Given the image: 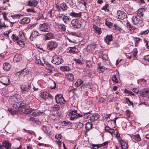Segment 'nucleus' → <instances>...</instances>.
I'll list each match as a JSON object with an SVG mask.
<instances>
[{
	"instance_id": "28",
	"label": "nucleus",
	"mask_w": 149,
	"mask_h": 149,
	"mask_svg": "<svg viewBox=\"0 0 149 149\" xmlns=\"http://www.w3.org/2000/svg\"><path fill=\"white\" fill-rule=\"evenodd\" d=\"M70 15L72 17H81V13L80 12L76 13L72 11L71 13H70Z\"/></svg>"
},
{
	"instance_id": "49",
	"label": "nucleus",
	"mask_w": 149,
	"mask_h": 149,
	"mask_svg": "<svg viewBox=\"0 0 149 149\" xmlns=\"http://www.w3.org/2000/svg\"><path fill=\"white\" fill-rule=\"evenodd\" d=\"M84 125L81 123H79L76 126L79 129L83 127Z\"/></svg>"
},
{
	"instance_id": "11",
	"label": "nucleus",
	"mask_w": 149,
	"mask_h": 149,
	"mask_svg": "<svg viewBox=\"0 0 149 149\" xmlns=\"http://www.w3.org/2000/svg\"><path fill=\"white\" fill-rule=\"evenodd\" d=\"M142 97H146L149 95V88H146L141 91L139 93Z\"/></svg>"
},
{
	"instance_id": "21",
	"label": "nucleus",
	"mask_w": 149,
	"mask_h": 149,
	"mask_svg": "<svg viewBox=\"0 0 149 149\" xmlns=\"http://www.w3.org/2000/svg\"><path fill=\"white\" fill-rule=\"evenodd\" d=\"M3 147L6 149H9L11 146V144L8 141H4L2 143Z\"/></svg>"
},
{
	"instance_id": "16",
	"label": "nucleus",
	"mask_w": 149,
	"mask_h": 149,
	"mask_svg": "<svg viewBox=\"0 0 149 149\" xmlns=\"http://www.w3.org/2000/svg\"><path fill=\"white\" fill-rule=\"evenodd\" d=\"M30 88V86L29 85L26 86L21 85L20 86L21 92L23 93H25L29 91Z\"/></svg>"
},
{
	"instance_id": "54",
	"label": "nucleus",
	"mask_w": 149,
	"mask_h": 149,
	"mask_svg": "<svg viewBox=\"0 0 149 149\" xmlns=\"http://www.w3.org/2000/svg\"><path fill=\"white\" fill-rule=\"evenodd\" d=\"M74 60L76 63H77L79 64H82V62L79 59H74Z\"/></svg>"
},
{
	"instance_id": "7",
	"label": "nucleus",
	"mask_w": 149,
	"mask_h": 149,
	"mask_svg": "<svg viewBox=\"0 0 149 149\" xmlns=\"http://www.w3.org/2000/svg\"><path fill=\"white\" fill-rule=\"evenodd\" d=\"M55 100L56 102L57 103L64 104L65 102V100L64 99L62 95L61 94L56 95L55 96Z\"/></svg>"
},
{
	"instance_id": "17",
	"label": "nucleus",
	"mask_w": 149,
	"mask_h": 149,
	"mask_svg": "<svg viewBox=\"0 0 149 149\" xmlns=\"http://www.w3.org/2000/svg\"><path fill=\"white\" fill-rule=\"evenodd\" d=\"M30 21V18L28 17L23 18L19 21V23L22 24H27Z\"/></svg>"
},
{
	"instance_id": "4",
	"label": "nucleus",
	"mask_w": 149,
	"mask_h": 149,
	"mask_svg": "<svg viewBox=\"0 0 149 149\" xmlns=\"http://www.w3.org/2000/svg\"><path fill=\"white\" fill-rule=\"evenodd\" d=\"M69 115L71 116L70 120H73L75 119L78 118L82 117V116L77 112L76 110H73L69 113Z\"/></svg>"
},
{
	"instance_id": "56",
	"label": "nucleus",
	"mask_w": 149,
	"mask_h": 149,
	"mask_svg": "<svg viewBox=\"0 0 149 149\" xmlns=\"http://www.w3.org/2000/svg\"><path fill=\"white\" fill-rule=\"evenodd\" d=\"M35 62L38 64H43L42 62L39 59L36 58L35 60Z\"/></svg>"
},
{
	"instance_id": "6",
	"label": "nucleus",
	"mask_w": 149,
	"mask_h": 149,
	"mask_svg": "<svg viewBox=\"0 0 149 149\" xmlns=\"http://www.w3.org/2000/svg\"><path fill=\"white\" fill-rule=\"evenodd\" d=\"M72 25L76 28H80L81 26V22L77 19H73L71 22Z\"/></svg>"
},
{
	"instance_id": "48",
	"label": "nucleus",
	"mask_w": 149,
	"mask_h": 149,
	"mask_svg": "<svg viewBox=\"0 0 149 149\" xmlns=\"http://www.w3.org/2000/svg\"><path fill=\"white\" fill-rule=\"evenodd\" d=\"M91 116V114L89 112L85 113L84 115V118L85 119H87L90 118Z\"/></svg>"
},
{
	"instance_id": "33",
	"label": "nucleus",
	"mask_w": 149,
	"mask_h": 149,
	"mask_svg": "<svg viewBox=\"0 0 149 149\" xmlns=\"http://www.w3.org/2000/svg\"><path fill=\"white\" fill-rule=\"evenodd\" d=\"M132 138L133 139L137 141H140L141 140V138L139 134H136L133 135Z\"/></svg>"
},
{
	"instance_id": "22",
	"label": "nucleus",
	"mask_w": 149,
	"mask_h": 149,
	"mask_svg": "<svg viewBox=\"0 0 149 149\" xmlns=\"http://www.w3.org/2000/svg\"><path fill=\"white\" fill-rule=\"evenodd\" d=\"M104 42L107 44H109V42L113 40L111 35H107L104 38Z\"/></svg>"
},
{
	"instance_id": "25",
	"label": "nucleus",
	"mask_w": 149,
	"mask_h": 149,
	"mask_svg": "<svg viewBox=\"0 0 149 149\" xmlns=\"http://www.w3.org/2000/svg\"><path fill=\"white\" fill-rule=\"evenodd\" d=\"M111 19L110 18H107L105 19V25L109 28H111L113 25V24L110 21L111 20Z\"/></svg>"
},
{
	"instance_id": "52",
	"label": "nucleus",
	"mask_w": 149,
	"mask_h": 149,
	"mask_svg": "<svg viewBox=\"0 0 149 149\" xmlns=\"http://www.w3.org/2000/svg\"><path fill=\"white\" fill-rule=\"evenodd\" d=\"M11 17L13 19H18L19 17V16L18 14H15L11 15Z\"/></svg>"
},
{
	"instance_id": "59",
	"label": "nucleus",
	"mask_w": 149,
	"mask_h": 149,
	"mask_svg": "<svg viewBox=\"0 0 149 149\" xmlns=\"http://www.w3.org/2000/svg\"><path fill=\"white\" fill-rule=\"evenodd\" d=\"M61 134H58L55 136V138L58 140L61 139Z\"/></svg>"
},
{
	"instance_id": "41",
	"label": "nucleus",
	"mask_w": 149,
	"mask_h": 149,
	"mask_svg": "<svg viewBox=\"0 0 149 149\" xmlns=\"http://www.w3.org/2000/svg\"><path fill=\"white\" fill-rule=\"evenodd\" d=\"M92 149H98L100 147L102 146V144H99L98 145H92Z\"/></svg>"
},
{
	"instance_id": "47",
	"label": "nucleus",
	"mask_w": 149,
	"mask_h": 149,
	"mask_svg": "<svg viewBox=\"0 0 149 149\" xmlns=\"http://www.w3.org/2000/svg\"><path fill=\"white\" fill-rule=\"evenodd\" d=\"M95 30L96 31V32L97 33L99 34H101L102 33L101 29L97 27L96 26L95 28Z\"/></svg>"
},
{
	"instance_id": "27",
	"label": "nucleus",
	"mask_w": 149,
	"mask_h": 149,
	"mask_svg": "<svg viewBox=\"0 0 149 149\" xmlns=\"http://www.w3.org/2000/svg\"><path fill=\"white\" fill-rule=\"evenodd\" d=\"M28 5L30 6L35 7L38 3V1L36 0H31L28 2Z\"/></svg>"
},
{
	"instance_id": "18",
	"label": "nucleus",
	"mask_w": 149,
	"mask_h": 149,
	"mask_svg": "<svg viewBox=\"0 0 149 149\" xmlns=\"http://www.w3.org/2000/svg\"><path fill=\"white\" fill-rule=\"evenodd\" d=\"M11 67V65L8 63H5L3 64V68L6 71H8L10 70Z\"/></svg>"
},
{
	"instance_id": "30",
	"label": "nucleus",
	"mask_w": 149,
	"mask_h": 149,
	"mask_svg": "<svg viewBox=\"0 0 149 149\" xmlns=\"http://www.w3.org/2000/svg\"><path fill=\"white\" fill-rule=\"evenodd\" d=\"M105 130L106 131L109 132L111 134H113L115 133V131L114 130L110 128L108 126L105 127Z\"/></svg>"
},
{
	"instance_id": "63",
	"label": "nucleus",
	"mask_w": 149,
	"mask_h": 149,
	"mask_svg": "<svg viewBox=\"0 0 149 149\" xmlns=\"http://www.w3.org/2000/svg\"><path fill=\"white\" fill-rule=\"evenodd\" d=\"M127 116V117H129L130 116V112L128 110H127L126 111Z\"/></svg>"
},
{
	"instance_id": "8",
	"label": "nucleus",
	"mask_w": 149,
	"mask_h": 149,
	"mask_svg": "<svg viewBox=\"0 0 149 149\" xmlns=\"http://www.w3.org/2000/svg\"><path fill=\"white\" fill-rule=\"evenodd\" d=\"M40 30L43 32H48L50 30L49 26L45 23L40 24L39 25Z\"/></svg>"
},
{
	"instance_id": "23",
	"label": "nucleus",
	"mask_w": 149,
	"mask_h": 149,
	"mask_svg": "<svg viewBox=\"0 0 149 149\" xmlns=\"http://www.w3.org/2000/svg\"><path fill=\"white\" fill-rule=\"evenodd\" d=\"M38 35V33L36 31H33L30 37V39L31 40H33L35 38V37Z\"/></svg>"
},
{
	"instance_id": "51",
	"label": "nucleus",
	"mask_w": 149,
	"mask_h": 149,
	"mask_svg": "<svg viewBox=\"0 0 149 149\" xmlns=\"http://www.w3.org/2000/svg\"><path fill=\"white\" fill-rule=\"evenodd\" d=\"M109 5L107 4L105 5V6L103 7V10H104L106 11H109Z\"/></svg>"
},
{
	"instance_id": "15",
	"label": "nucleus",
	"mask_w": 149,
	"mask_h": 149,
	"mask_svg": "<svg viewBox=\"0 0 149 149\" xmlns=\"http://www.w3.org/2000/svg\"><path fill=\"white\" fill-rule=\"evenodd\" d=\"M45 40H49L52 39L54 37V34L51 33H48L44 35Z\"/></svg>"
},
{
	"instance_id": "36",
	"label": "nucleus",
	"mask_w": 149,
	"mask_h": 149,
	"mask_svg": "<svg viewBox=\"0 0 149 149\" xmlns=\"http://www.w3.org/2000/svg\"><path fill=\"white\" fill-rule=\"evenodd\" d=\"M113 26L114 28V29L116 30L117 31H119L120 32H123V31L121 28L117 24H114Z\"/></svg>"
},
{
	"instance_id": "24",
	"label": "nucleus",
	"mask_w": 149,
	"mask_h": 149,
	"mask_svg": "<svg viewBox=\"0 0 149 149\" xmlns=\"http://www.w3.org/2000/svg\"><path fill=\"white\" fill-rule=\"evenodd\" d=\"M22 59V55L20 54H17L14 56L13 61L14 62L20 61Z\"/></svg>"
},
{
	"instance_id": "26",
	"label": "nucleus",
	"mask_w": 149,
	"mask_h": 149,
	"mask_svg": "<svg viewBox=\"0 0 149 149\" xmlns=\"http://www.w3.org/2000/svg\"><path fill=\"white\" fill-rule=\"evenodd\" d=\"M99 118V115L97 114H94L90 116V120L94 122L97 120Z\"/></svg>"
},
{
	"instance_id": "10",
	"label": "nucleus",
	"mask_w": 149,
	"mask_h": 149,
	"mask_svg": "<svg viewBox=\"0 0 149 149\" xmlns=\"http://www.w3.org/2000/svg\"><path fill=\"white\" fill-rule=\"evenodd\" d=\"M118 18L123 19L127 17L126 14L124 11L118 10L117 12Z\"/></svg>"
},
{
	"instance_id": "9",
	"label": "nucleus",
	"mask_w": 149,
	"mask_h": 149,
	"mask_svg": "<svg viewBox=\"0 0 149 149\" xmlns=\"http://www.w3.org/2000/svg\"><path fill=\"white\" fill-rule=\"evenodd\" d=\"M132 23L134 25L138 24L140 22H142L141 17L138 16H133L132 18Z\"/></svg>"
},
{
	"instance_id": "14",
	"label": "nucleus",
	"mask_w": 149,
	"mask_h": 149,
	"mask_svg": "<svg viewBox=\"0 0 149 149\" xmlns=\"http://www.w3.org/2000/svg\"><path fill=\"white\" fill-rule=\"evenodd\" d=\"M1 82L5 85H8L10 83V81L7 77H3L2 78Z\"/></svg>"
},
{
	"instance_id": "45",
	"label": "nucleus",
	"mask_w": 149,
	"mask_h": 149,
	"mask_svg": "<svg viewBox=\"0 0 149 149\" xmlns=\"http://www.w3.org/2000/svg\"><path fill=\"white\" fill-rule=\"evenodd\" d=\"M112 79L113 82L115 83H117L118 81L117 78L115 75H113L112 77Z\"/></svg>"
},
{
	"instance_id": "19",
	"label": "nucleus",
	"mask_w": 149,
	"mask_h": 149,
	"mask_svg": "<svg viewBox=\"0 0 149 149\" xmlns=\"http://www.w3.org/2000/svg\"><path fill=\"white\" fill-rule=\"evenodd\" d=\"M119 139V142L121 145V147L123 149H127L128 148L127 143L123 140L122 141Z\"/></svg>"
},
{
	"instance_id": "62",
	"label": "nucleus",
	"mask_w": 149,
	"mask_h": 149,
	"mask_svg": "<svg viewBox=\"0 0 149 149\" xmlns=\"http://www.w3.org/2000/svg\"><path fill=\"white\" fill-rule=\"evenodd\" d=\"M66 1L69 4L70 6H72L73 5L72 0H66Z\"/></svg>"
},
{
	"instance_id": "35",
	"label": "nucleus",
	"mask_w": 149,
	"mask_h": 149,
	"mask_svg": "<svg viewBox=\"0 0 149 149\" xmlns=\"http://www.w3.org/2000/svg\"><path fill=\"white\" fill-rule=\"evenodd\" d=\"M67 79L70 81H72L74 80V76L72 74H68L66 75Z\"/></svg>"
},
{
	"instance_id": "40",
	"label": "nucleus",
	"mask_w": 149,
	"mask_h": 149,
	"mask_svg": "<svg viewBox=\"0 0 149 149\" xmlns=\"http://www.w3.org/2000/svg\"><path fill=\"white\" fill-rule=\"evenodd\" d=\"M92 125L90 123H87L85 125V128L87 130H89L92 128Z\"/></svg>"
},
{
	"instance_id": "50",
	"label": "nucleus",
	"mask_w": 149,
	"mask_h": 149,
	"mask_svg": "<svg viewBox=\"0 0 149 149\" xmlns=\"http://www.w3.org/2000/svg\"><path fill=\"white\" fill-rule=\"evenodd\" d=\"M12 36L13 38V40L14 41H17L19 40V38L18 37L16 36V35L15 34H13L12 35Z\"/></svg>"
},
{
	"instance_id": "38",
	"label": "nucleus",
	"mask_w": 149,
	"mask_h": 149,
	"mask_svg": "<svg viewBox=\"0 0 149 149\" xmlns=\"http://www.w3.org/2000/svg\"><path fill=\"white\" fill-rule=\"evenodd\" d=\"M60 8L63 10L64 11L67 9V6L65 3H63L60 4Z\"/></svg>"
},
{
	"instance_id": "60",
	"label": "nucleus",
	"mask_w": 149,
	"mask_h": 149,
	"mask_svg": "<svg viewBox=\"0 0 149 149\" xmlns=\"http://www.w3.org/2000/svg\"><path fill=\"white\" fill-rule=\"evenodd\" d=\"M78 2L80 3H81L84 6H85L86 3L84 0H80L78 1Z\"/></svg>"
},
{
	"instance_id": "12",
	"label": "nucleus",
	"mask_w": 149,
	"mask_h": 149,
	"mask_svg": "<svg viewBox=\"0 0 149 149\" xmlns=\"http://www.w3.org/2000/svg\"><path fill=\"white\" fill-rule=\"evenodd\" d=\"M29 73V71L27 69H24L23 70L18 72L17 73V74L18 76H20L24 77L26 75H27Z\"/></svg>"
},
{
	"instance_id": "2",
	"label": "nucleus",
	"mask_w": 149,
	"mask_h": 149,
	"mask_svg": "<svg viewBox=\"0 0 149 149\" xmlns=\"http://www.w3.org/2000/svg\"><path fill=\"white\" fill-rule=\"evenodd\" d=\"M13 107L17 109V111L15 110L11 111V113L13 115L14 114H17V111H19L21 113H22L21 111L22 110V109L25 108L24 105L22 104L19 102H15L13 104Z\"/></svg>"
},
{
	"instance_id": "13",
	"label": "nucleus",
	"mask_w": 149,
	"mask_h": 149,
	"mask_svg": "<svg viewBox=\"0 0 149 149\" xmlns=\"http://www.w3.org/2000/svg\"><path fill=\"white\" fill-rule=\"evenodd\" d=\"M40 96L42 98L44 99H46L48 97H49L51 99L52 98V96L46 92H41L40 93Z\"/></svg>"
},
{
	"instance_id": "1",
	"label": "nucleus",
	"mask_w": 149,
	"mask_h": 149,
	"mask_svg": "<svg viewBox=\"0 0 149 149\" xmlns=\"http://www.w3.org/2000/svg\"><path fill=\"white\" fill-rule=\"evenodd\" d=\"M21 112H22V113L26 114L29 113L30 115H31L33 117L39 116L42 113V112L39 110H37L35 111L33 110H30L29 109H26L25 108H23Z\"/></svg>"
},
{
	"instance_id": "42",
	"label": "nucleus",
	"mask_w": 149,
	"mask_h": 149,
	"mask_svg": "<svg viewBox=\"0 0 149 149\" xmlns=\"http://www.w3.org/2000/svg\"><path fill=\"white\" fill-rule=\"evenodd\" d=\"M96 45H91L88 46V48L89 49V50L93 51L94 49L96 47Z\"/></svg>"
},
{
	"instance_id": "53",
	"label": "nucleus",
	"mask_w": 149,
	"mask_h": 149,
	"mask_svg": "<svg viewBox=\"0 0 149 149\" xmlns=\"http://www.w3.org/2000/svg\"><path fill=\"white\" fill-rule=\"evenodd\" d=\"M0 24L2 27H6V26L4 22H3L1 19H0Z\"/></svg>"
},
{
	"instance_id": "32",
	"label": "nucleus",
	"mask_w": 149,
	"mask_h": 149,
	"mask_svg": "<svg viewBox=\"0 0 149 149\" xmlns=\"http://www.w3.org/2000/svg\"><path fill=\"white\" fill-rule=\"evenodd\" d=\"M68 52L70 54H74L77 53V49L75 47H70Z\"/></svg>"
},
{
	"instance_id": "5",
	"label": "nucleus",
	"mask_w": 149,
	"mask_h": 149,
	"mask_svg": "<svg viewBox=\"0 0 149 149\" xmlns=\"http://www.w3.org/2000/svg\"><path fill=\"white\" fill-rule=\"evenodd\" d=\"M63 61L61 56H58L57 55L54 56L52 57V62L56 65L61 64Z\"/></svg>"
},
{
	"instance_id": "31",
	"label": "nucleus",
	"mask_w": 149,
	"mask_h": 149,
	"mask_svg": "<svg viewBox=\"0 0 149 149\" xmlns=\"http://www.w3.org/2000/svg\"><path fill=\"white\" fill-rule=\"evenodd\" d=\"M57 26L58 29L61 31H65V26L63 24H58Z\"/></svg>"
},
{
	"instance_id": "57",
	"label": "nucleus",
	"mask_w": 149,
	"mask_h": 149,
	"mask_svg": "<svg viewBox=\"0 0 149 149\" xmlns=\"http://www.w3.org/2000/svg\"><path fill=\"white\" fill-rule=\"evenodd\" d=\"M50 117L53 120H55L56 119V116L54 114H51L50 115Z\"/></svg>"
},
{
	"instance_id": "55",
	"label": "nucleus",
	"mask_w": 149,
	"mask_h": 149,
	"mask_svg": "<svg viewBox=\"0 0 149 149\" xmlns=\"http://www.w3.org/2000/svg\"><path fill=\"white\" fill-rule=\"evenodd\" d=\"M2 15L3 16V17L4 19L6 20H8L6 16V15L5 12H3L2 13Z\"/></svg>"
},
{
	"instance_id": "39",
	"label": "nucleus",
	"mask_w": 149,
	"mask_h": 149,
	"mask_svg": "<svg viewBox=\"0 0 149 149\" xmlns=\"http://www.w3.org/2000/svg\"><path fill=\"white\" fill-rule=\"evenodd\" d=\"M60 69L63 72L68 71L70 70V68L68 67L65 66H61Z\"/></svg>"
},
{
	"instance_id": "43",
	"label": "nucleus",
	"mask_w": 149,
	"mask_h": 149,
	"mask_svg": "<svg viewBox=\"0 0 149 149\" xmlns=\"http://www.w3.org/2000/svg\"><path fill=\"white\" fill-rule=\"evenodd\" d=\"M83 82L80 79H78L76 82L75 83V86L77 87H78L80 86L82 83Z\"/></svg>"
},
{
	"instance_id": "37",
	"label": "nucleus",
	"mask_w": 149,
	"mask_h": 149,
	"mask_svg": "<svg viewBox=\"0 0 149 149\" xmlns=\"http://www.w3.org/2000/svg\"><path fill=\"white\" fill-rule=\"evenodd\" d=\"M60 109V106L57 105H55L51 107L52 111H54L58 110Z\"/></svg>"
},
{
	"instance_id": "46",
	"label": "nucleus",
	"mask_w": 149,
	"mask_h": 149,
	"mask_svg": "<svg viewBox=\"0 0 149 149\" xmlns=\"http://www.w3.org/2000/svg\"><path fill=\"white\" fill-rule=\"evenodd\" d=\"M19 37L22 40H23L25 39L24 34L23 32L20 31L19 32Z\"/></svg>"
},
{
	"instance_id": "3",
	"label": "nucleus",
	"mask_w": 149,
	"mask_h": 149,
	"mask_svg": "<svg viewBox=\"0 0 149 149\" xmlns=\"http://www.w3.org/2000/svg\"><path fill=\"white\" fill-rule=\"evenodd\" d=\"M58 46V43L55 41H49L47 44V48L48 50L52 51L56 48Z\"/></svg>"
},
{
	"instance_id": "44",
	"label": "nucleus",
	"mask_w": 149,
	"mask_h": 149,
	"mask_svg": "<svg viewBox=\"0 0 149 149\" xmlns=\"http://www.w3.org/2000/svg\"><path fill=\"white\" fill-rule=\"evenodd\" d=\"M62 19L64 22L66 23H68L69 22V18L67 16L63 17Z\"/></svg>"
},
{
	"instance_id": "61",
	"label": "nucleus",
	"mask_w": 149,
	"mask_h": 149,
	"mask_svg": "<svg viewBox=\"0 0 149 149\" xmlns=\"http://www.w3.org/2000/svg\"><path fill=\"white\" fill-rule=\"evenodd\" d=\"M17 42L18 44L20 45H23L24 44V43L23 41L20 40H18L17 41Z\"/></svg>"
},
{
	"instance_id": "29",
	"label": "nucleus",
	"mask_w": 149,
	"mask_h": 149,
	"mask_svg": "<svg viewBox=\"0 0 149 149\" xmlns=\"http://www.w3.org/2000/svg\"><path fill=\"white\" fill-rule=\"evenodd\" d=\"M144 11V9L143 8H140L138 10L137 16H139L140 17L143 16V12Z\"/></svg>"
},
{
	"instance_id": "20",
	"label": "nucleus",
	"mask_w": 149,
	"mask_h": 149,
	"mask_svg": "<svg viewBox=\"0 0 149 149\" xmlns=\"http://www.w3.org/2000/svg\"><path fill=\"white\" fill-rule=\"evenodd\" d=\"M20 97V95L19 94H15L13 96H11L10 99L12 101L16 102L19 101Z\"/></svg>"
},
{
	"instance_id": "58",
	"label": "nucleus",
	"mask_w": 149,
	"mask_h": 149,
	"mask_svg": "<svg viewBox=\"0 0 149 149\" xmlns=\"http://www.w3.org/2000/svg\"><path fill=\"white\" fill-rule=\"evenodd\" d=\"M140 39L139 38H134V40L135 41V46L136 47L137 46V43L140 40Z\"/></svg>"
},
{
	"instance_id": "64",
	"label": "nucleus",
	"mask_w": 149,
	"mask_h": 149,
	"mask_svg": "<svg viewBox=\"0 0 149 149\" xmlns=\"http://www.w3.org/2000/svg\"><path fill=\"white\" fill-rule=\"evenodd\" d=\"M144 59L145 60L149 62V55L146 56L144 57Z\"/></svg>"
},
{
	"instance_id": "34",
	"label": "nucleus",
	"mask_w": 149,
	"mask_h": 149,
	"mask_svg": "<svg viewBox=\"0 0 149 149\" xmlns=\"http://www.w3.org/2000/svg\"><path fill=\"white\" fill-rule=\"evenodd\" d=\"M102 64L101 63H98L97 65V72L99 73H101L102 72Z\"/></svg>"
}]
</instances>
